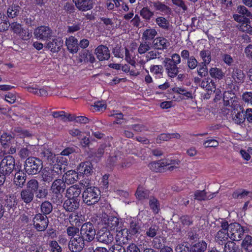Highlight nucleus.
Listing matches in <instances>:
<instances>
[{"label": "nucleus", "instance_id": "423d86ee", "mask_svg": "<svg viewBox=\"0 0 252 252\" xmlns=\"http://www.w3.org/2000/svg\"><path fill=\"white\" fill-rule=\"evenodd\" d=\"M65 188V183L63 179H55L51 187V190L54 194L52 199L54 201L55 199L57 200L58 199L60 201L62 197V194L64 192Z\"/></svg>", "mask_w": 252, "mask_h": 252}, {"label": "nucleus", "instance_id": "a19ab883", "mask_svg": "<svg viewBox=\"0 0 252 252\" xmlns=\"http://www.w3.org/2000/svg\"><path fill=\"white\" fill-rule=\"evenodd\" d=\"M169 165V163H167V162L158 161V162L151 163L150 164V168L154 172H160L164 169L165 167Z\"/></svg>", "mask_w": 252, "mask_h": 252}, {"label": "nucleus", "instance_id": "09e8293b", "mask_svg": "<svg viewBox=\"0 0 252 252\" xmlns=\"http://www.w3.org/2000/svg\"><path fill=\"white\" fill-rule=\"evenodd\" d=\"M157 34V31L154 28L146 30L143 33L142 38L145 40H152Z\"/></svg>", "mask_w": 252, "mask_h": 252}, {"label": "nucleus", "instance_id": "0eeeda50", "mask_svg": "<svg viewBox=\"0 0 252 252\" xmlns=\"http://www.w3.org/2000/svg\"><path fill=\"white\" fill-rule=\"evenodd\" d=\"M126 229L130 237H134L135 239L137 238L138 240L141 236L144 237L141 235L142 231L141 222L138 219L131 220L129 221L128 228Z\"/></svg>", "mask_w": 252, "mask_h": 252}, {"label": "nucleus", "instance_id": "1a4fd4ad", "mask_svg": "<svg viewBox=\"0 0 252 252\" xmlns=\"http://www.w3.org/2000/svg\"><path fill=\"white\" fill-rule=\"evenodd\" d=\"M229 74L232 79L231 84H242L245 81L246 75L243 70L238 67H231L228 69Z\"/></svg>", "mask_w": 252, "mask_h": 252}, {"label": "nucleus", "instance_id": "f257e3e1", "mask_svg": "<svg viewBox=\"0 0 252 252\" xmlns=\"http://www.w3.org/2000/svg\"><path fill=\"white\" fill-rule=\"evenodd\" d=\"M181 62L180 56L177 53L172 54L170 58H165L163 61V65L165 71L170 78H175L180 72L185 71L186 67L184 65L178 64Z\"/></svg>", "mask_w": 252, "mask_h": 252}, {"label": "nucleus", "instance_id": "ddd939ff", "mask_svg": "<svg viewBox=\"0 0 252 252\" xmlns=\"http://www.w3.org/2000/svg\"><path fill=\"white\" fill-rule=\"evenodd\" d=\"M95 238L97 242L107 245L111 244L114 240L113 235L109 230L104 228L97 231Z\"/></svg>", "mask_w": 252, "mask_h": 252}, {"label": "nucleus", "instance_id": "9d476101", "mask_svg": "<svg viewBox=\"0 0 252 252\" xmlns=\"http://www.w3.org/2000/svg\"><path fill=\"white\" fill-rule=\"evenodd\" d=\"M33 34L39 40H47L52 36L53 31L48 26H41L34 30Z\"/></svg>", "mask_w": 252, "mask_h": 252}, {"label": "nucleus", "instance_id": "ea45409f", "mask_svg": "<svg viewBox=\"0 0 252 252\" xmlns=\"http://www.w3.org/2000/svg\"><path fill=\"white\" fill-rule=\"evenodd\" d=\"M236 11L245 19L249 20L252 19V13L245 6L239 5Z\"/></svg>", "mask_w": 252, "mask_h": 252}, {"label": "nucleus", "instance_id": "473e14b6", "mask_svg": "<svg viewBox=\"0 0 252 252\" xmlns=\"http://www.w3.org/2000/svg\"><path fill=\"white\" fill-rule=\"evenodd\" d=\"M232 120L235 124L241 125L246 120L244 109L235 112V113H232Z\"/></svg>", "mask_w": 252, "mask_h": 252}, {"label": "nucleus", "instance_id": "37998d69", "mask_svg": "<svg viewBox=\"0 0 252 252\" xmlns=\"http://www.w3.org/2000/svg\"><path fill=\"white\" fill-rule=\"evenodd\" d=\"M106 148V145L105 144L101 145L98 148L96 152L92 153L90 154V157L93 158L96 161L99 160L100 158L102 157L105 152V150Z\"/></svg>", "mask_w": 252, "mask_h": 252}, {"label": "nucleus", "instance_id": "603ef678", "mask_svg": "<svg viewBox=\"0 0 252 252\" xmlns=\"http://www.w3.org/2000/svg\"><path fill=\"white\" fill-rule=\"evenodd\" d=\"M135 195L139 200H143L149 197V191L142 187H139L136 191Z\"/></svg>", "mask_w": 252, "mask_h": 252}, {"label": "nucleus", "instance_id": "680f3d73", "mask_svg": "<svg viewBox=\"0 0 252 252\" xmlns=\"http://www.w3.org/2000/svg\"><path fill=\"white\" fill-rule=\"evenodd\" d=\"M34 195L36 198L38 199L46 198L48 195V191L46 189L39 187Z\"/></svg>", "mask_w": 252, "mask_h": 252}, {"label": "nucleus", "instance_id": "338daca9", "mask_svg": "<svg viewBox=\"0 0 252 252\" xmlns=\"http://www.w3.org/2000/svg\"><path fill=\"white\" fill-rule=\"evenodd\" d=\"M150 48V44L147 42H141L138 47V52L139 54H143L148 51Z\"/></svg>", "mask_w": 252, "mask_h": 252}, {"label": "nucleus", "instance_id": "a211bd4d", "mask_svg": "<svg viewBox=\"0 0 252 252\" xmlns=\"http://www.w3.org/2000/svg\"><path fill=\"white\" fill-rule=\"evenodd\" d=\"M63 45V40L60 37L52 39L49 41L45 47L50 50L52 53H58Z\"/></svg>", "mask_w": 252, "mask_h": 252}, {"label": "nucleus", "instance_id": "39448f33", "mask_svg": "<svg viewBox=\"0 0 252 252\" xmlns=\"http://www.w3.org/2000/svg\"><path fill=\"white\" fill-rule=\"evenodd\" d=\"M15 167V159L11 155H7L1 158L0 161V171L9 176L13 172Z\"/></svg>", "mask_w": 252, "mask_h": 252}, {"label": "nucleus", "instance_id": "774afa93", "mask_svg": "<svg viewBox=\"0 0 252 252\" xmlns=\"http://www.w3.org/2000/svg\"><path fill=\"white\" fill-rule=\"evenodd\" d=\"M80 232V229L78 227L75 226H70L67 227L66 232L68 236L74 238Z\"/></svg>", "mask_w": 252, "mask_h": 252}, {"label": "nucleus", "instance_id": "4be33fe9", "mask_svg": "<svg viewBox=\"0 0 252 252\" xmlns=\"http://www.w3.org/2000/svg\"><path fill=\"white\" fill-rule=\"evenodd\" d=\"M79 203L80 200L67 198L63 203V207L67 212H73L79 208Z\"/></svg>", "mask_w": 252, "mask_h": 252}, {"label": "nucleus", "instance_id": "c756f323", "mask_svg": "<svg viewBox=\"0 0 252 252\" xmlns=\"http://www.w3.org/2000/svg\"><path fill=\"white\" fill-rule=\"evenodd\" d=\"M199 86L211 93L214 92L216 89L215 83L210 78H207L203 80Z\"/></svg>", "mask_w": 252, "mask_h": 252}, {"label": "nucleus", "instance_id": "f8f14e48", "mask_svg": "<svg viewBox=\"0 0 252 252\" xmlns=\"http://www.w3.org/2000/svg\"><path fill=\"white\" fill-rule=\"evenodd\" d=\"M85 241L77 235L76 237L71 238L68 243L69 250L73 252H81L85 247Z\"/></svg>", "mask_w": 252, "mask_h": 252}, {"label": "nucleus", "instance_id": "c03bdc74", "mask_svg": "<svg viewBox=\"0 0 252 252\" xmlns=\"http://www.w3.org/2000/svg\"><path fill=\"white\" fill-rule=\"evenodd\" d=\"M156 23L158 27L164 30L168 31L170 27L168 20L163 17H158L156 19Z\"/></svg>", "mask_w": 252, "mask_h": 252}, {"label": "nucleus", "instance_id": "72a5a7b5", "mask_svg": "<svg viewBox=\"0 0 252 252\" xmlns=\"http://www.w3.org/2000/svg\"><path fill=\"white\" fill-rule=\"evenodd\" d=\"M149 205L150 209L155 214H158L160 210V203L158 200L154 196L149 198Z\"/></svg>", "mask_w": 252, "mask_h": 252}, {"label": "nucleus", "instance_id": "4468645a", "mask_svg": "<svg viewBox=\"0 0 252 252\" xmlns=\"http://www.w3.org/2000/svg\"><path fill=\"white\" fill-rule=\"evenodd\" d=\"M13 183L17 188L22 189L25 186L27 175L26 173L20 168L15 169Z\"/></svg>", "mask_w": 252, "mask_h": 252}, {"label": "nucleus", "instance_id": "6e6552de", "mask_svg": "<svg viewBox=\"0 0 252 252\" xmlns=\"http://www.w3.org/2000/svg\"><path fill=\"white\" fill-rule=\"evenodd\" d=\"M32 221L34 227L38 231L45 230L49 222L48 217L40 213H38L34 216Z\"/></svg>", "mask_w": 252, "mask_h": 252}, {"label": "nucleus", "instance_id": "f03ea898", "mask_svg": "<svg viewBox=\"0 0 252 252\" xmlns=\"http://www.w3.org/2000/svg\"><path fill=\"white\" fill-rule=\"evenodd\" d=\"M24 170L29 175L38 174L43 168L42 161L39 158L29 157L24 162Z\"/></svg>", "mask_w": 252, "mask_h": 252}, {"label": "nucleus", "instance_id": "f3484780", "mask_svg": "<svg viewBox=\"0 0 252 252\" xmlns=\"http://www.w3.org/2000/svg\"><path fill=\"white\" fill-rule=\"evenodd\" d=\"M75 6L80 11H87L91 10L94 2L93 0H73Z\"/></svg>", "mask_w": 252, "mask_h": 252}, {"label": "nucleus", "instance_id": "cd10ccee", "mask_svg": "<svg viewBox=\"0 0 252 252\" xmlns=\"http://www.w3.org/2000/svg\"><path fill=\"white\" fill-rule=\"evenodd\" d=\"M230 238L228 232H225L222 231H219L216 234L215 239L217 243L219 245H225L227 243L228 240V238Z\"/></svg>", "mask_w": 252, "mask_h": 252}, {"label": "nucleus", "instance_id": "69168bd1", "mask_svg": "<svg viewBox=\"0 0 252 252\" xmlns=\"http://www.w3.org/2000/svg\"><path fill=\"white\" fill-rule=\"evenodd\" d=\"M150 70L153 74L160 76L162 74L163 68L162 65H152L150 66Z\"/></svg>", "mask_w": 252, "mask_h": 252}, {"label": "nucleus", "instance_id": "13d9d810", "mask_svg": "<svg viewBox=\"0 0 252 252\" xmlns=\"http://www.w3.org/2000/svg\"><path fill=\"white\" fill-rule=\"evenodd\" d=\"M52 170L53 173L58 177L59 175L62 174L64 172V168L62 167V164L61 163H57L53 165L52 167L49 168Z\"/></svg>", "mask_w": 252, "mask_h": 252}, {"label": "nucleus", "instance_id": "e433bc0d", "mask_svg": "<svg viewBox=\"0 0 252 252\" xmlns=\"http://www.w3.org/2000/svg\"><path fill=\"white\" fill-rule=\"evenodd\" d=\"M139 14L147 22H149L154 16V11H151L148 6L143 7L140 10Z\"/></svg>", "mask_w": 252, "mask_h": 252}, {"label": "nucleus", "instance_id": "58836bf2", "mask_svg": "<svg viewBox=\"0 0 252 252\" xmlns=\"http://www.w3.org/2000/svg\"><path fill=\"white\" fill-rule=\"evenodd\" d=\"M224 251L226 252H243V251L239 248L235 242L229 241L224 245Z\"/></svg>", "mask_w": 252, "mask_h": 252}, {"label": "nucleus", "instance_id": "b1692460", "mask_svg": "<svg viewBox=\"0 0 252 252\" xmlns=\"http://www.w3.org/2000/svg\"><path fill=\"white\" fill-rule=\"evenodd\" d=\"M79 173L74 170L67 171L63 177V180L68 185L74 184L79 179Z\"/></svg>", "mask_w": 252, "mask_h": 252}, {"label": "nucleus", "instance_id": "6e6d98bb", "mask_svg": "<svg viewBox=\"0 0 252 252\" xmlns=\"http://www.w3.org/2000/svg\"><path fill=\"white\" fill-rule=\"evenodd\" d=\"M8 21L3 13L0 12V32H3L8 29Z\"/></svg>", "mask_w": 252, "mask_h": 252}, {"label": "nucleus", "instance_id": "dca6fc26", "mask_svg": "<svg viewBox=\"0 0 252 252\" xmlns=\"http://www.w3.org/2000/svg\"><path fill=\"white\" fill-rule=\"evenodd\" d=\"M94 53L99 61L108 60L110 58V50L104 45L98 46L94 50Z\"/></svg>", "mask_w": 252, "mask_h": 252}, {"label": "nucleus", "instance_id": "6ab92c4d", "mask_svg": "<svg viewBox=\"0 0 252 252\" xmlns=\"http://www.w3.org/2000/svg\"><path fill=\"white\" fill-rule=\"evenodd\" d=\"M107 227L111 231L116 230L122 228L123 225L121 219H119L116 217L109 216L107 219V221L106 223Z\"/></svg>", "mask_w": 252, "mask_h": 252}, {"label": "nucleus", "instance_id": "864d4df0", "mask_svg": "<svg viewBox=\"0 0 252 252\" xmlns=\"http://www.w3.org/2000/svg\"><path fill=\"white\" fill-rule=\"evenodd\" d=\"M199 55L203 61L202 63L208 64L211 62V56L209 50H203L200 51Z\"/></svg>", "mask_w": 252, "mask_h": 252}, {"label": "nucleus", "instance_id": "c9c22d12", "mask_svg": "<svg viewBox=\"0 0 252 252\" xmlns=\"http://www.w3.org/2000/svg\"><path fill=\"white\" fill-rule=\"evenodd\" d=\"M39 155L40 157L43 160H50L55 158V155L51 151L45 147L41 149Z\"/></svg>", "mask_w": 252, "mask_h": 252}, {"label": "nucleus", "instance_id": "2f4dec72", "mask_svg": "<svg viewBox=\"0 0 252 252\" xmlns=\"http://www.w3.org/2000/svg\"><path fill=\"white\" fill-rule=\"evenodd\" d=\"M53 204L49 201H44L42 202L40 205V214H43V215L47 216L53 211Z\"/></svg>", "mask_w": 252, "mask_h": 252}, {"label": "nucleus", "instance_id": "8fccbe9b", "mask_svg": "<svg viewBox=\"0 0 252 252\" xmlns=\"http://www.w3.org/2000/svg\"><path fill=\"white\" fill-rule=\"evenodd\" d=\"M152 3L154 7L156 10H158L166 14L170 11V8L168 6L160 2V1L153 2Z\"/></svg>", "mask_w": 252, "mask_h": 252}, {"label": "nucleus", "instance_id": "3c124183", "mask_svg": "<svg viewBox=\"0 0 252 252\" xmlns=\"http://www.w3.org/2000/svg\"><path fill=\"white\" fill-rule=\"evenodd\" d=\"M210 76L214 78L221 79L224 76V73L221 69L217 67H212L209 70Z\"/></svg>", "mask_w": 252, "mask_h": 252}, {"label": "nucleus", "instance_id": "412c9836", "mask_svg": "<svg viewBox=\"0 0 252 252\" xmlns=\"http://www.w3.org/2000/svg\"><path fill=\"white\" fill-rule=\"evenodd\" d=\"M115 239L119 244L118 245H126L128 243L129 240V234L126 232L125 228H121L118 229L117 231Z\"/></svg>", "mask_w": 252, "mask_h": 252}, {"label": "nucleus", "instance_id": "de8ad7c7", "mask_svg": "<svg viewBox=\"0 0 252 252\" xmlns=\"http://www.w3.org/2000/svg\"><path fill=\"white\" fill-rule=\"evenodd\" d=\"M241 249L242 251L252 250V237L251 235H247L241 243Z\"/></svg>", "mask_w": 252, "mask_h": 252}, {"label": "nucleus", "instance_id": "aec40b11", "mask_svg": "<svg viewBox=\"0 0 252 252\" xmlns=\"http://www.w3.org/2000/svg\"><path fill=\"white\" fill-rule=\"evenodd\" d=\"M77 170L79 175L88 177L93 172L92 164L89 161L81 162L77 167Z\"/></svg>", "mask_w": 252, "mask_h": 252}, {"label": "nucleus", "instance_id": "f704fd0d", "mask_svg": "<svg viewBox=\"0 0 252 252\" xmlns=\"http://www.w3.org/2000/svg\"><path fill=\"white\" fill-rule=\"evenodd\" d=\"M159 230V226L156 224H153L146 229L145 235L148 238H153L156 236Z\"/></svg>", "mask_w": 252, "mask_h": 252}, {"label": "nucleus", "instance_id": "2eb2a0df", "mask_svg": "<svg viewBox=\"0 0 252 252\" xmlns=\"http://www.w3.org/2000/svg\"><path fill=\"white\" fill-rule=\"evenodd\" d=\"M223 101L224 105L226 106H230L232 109V113H235V112H237L239 110H243L244 108L242 107L238 101L237 100V98L234 97H227L226 94H225L223 95Z\"/></svg>", "mask_w": 252, "mask_h": 252}, {"label": "nucleus", "instance_id": "9b49d317", "mask_svg": "<svg viewBox=\"0 0 252 252\" xmlns=\"http://www.w3.org/2000/svg\"><path fill=\"white\" fill-rule=\"evenodd\" d=\"M244 227L238 223H231L230 226V239L232 241H238L241 240L245 232Z\"/></svg>", "mask_w": 252, "mask_h": 252}, {"label": "nucleus", "instance_id": "bb28decb", "mask_svg": "<svg viewBox=\"0 0 252 252\" xmlns=\"http://www.w3.org/2000/svg\"><path fill=\"white\" fill-rule=\"evenodd\" d=\"M155 49L164 50L166 49L169 46L168 40L162 37H157L153 42Z\"/></svg>", "mask_w": 252, "mask_h": 252}, {"label": "nucleus", "instance_id": "4d7b16f0", "mask_svg": "<svg viewBox=\"0 0 252 252\" xmlns=\"http://www.w3.org/2000/svg\"><path fill=\"white\" fill-rule=\"evenodd\" d=\"M198 64L199 63L195 58L191 56L187 60V68L185 67L186 68V69H187L189 70H193L197 67Z\"/></svg>", "mask_w": 252, "mask_h": 252}, {"label": "nucleus", "instance_id": "5fc2aeb1", "mask_svg": "<svg viewBox=\"0 0 252 252\" xmlns=\"http://www.w3.org/2000/svg\"><path fill=\"white\" fill-rule=\"evenodd\" d=\"M207 65V64L199 63L197 67V74L201 77H205L208 75V71Z\"/></svg>", "mask_w": 252, "mask_h": 252}, {"label": "nucleus", "instance_id": "5701e85b", "mask_svg": "<svg viewBox=\"0 0 252 252\" xmlns=\"http://www.w3.org/2000/svg\"><path fill=\"white\" fill-rule=\"evenodd\" d=\"M81 189L76 185H72L66 190L65 197L68 198L80 200L79 197L81 193Z\"/></svg>", "mask_w": 252, "mask_h": 252}, {"label": "nucleus", "instance_id": "393cba45", "mask_svg": "<svg viewBox=\"0 0 252 252\" xmlns=\"http://www.w3.org/2000/svg\"><path fill=\"white\" fill-rule=\"evenodd\" d=\"M207 248V244L204 240L193 242L190 245V252H205Z\"/></svg>", "mask_w": 252, "mask_h": 252}, {"label": "nucleus", "instance_id": "79ce46f5", "mask_svg": "<svg viewBox=\"0 0 252 252\" xmlns=\"http://www.w3.org/2000/svg\"><path fill=\"white\" fill-rule=\"evenodd\" d=\"M39 187V185L38 181L36 179H32L27 182L26 189L30 190L34 194Z\"/></svg>", "mask_w": 252, "mask_h": 252}, {"label": "nucleus", "instance_id": "0e129e2a", "mask_svg": "<svg viewBox=\"0 0 252 252\" xmlns=\"http://www.w3.org/2000/svg\"><path fill=\"white\" fill-rule=\"evenodd\" d=\"M194 199L202 201L207 200V192L205 190H197L194 193Z\"/></svg>", "mask_w": 252, "mask_h": 252}, {"label": "nucleus", "instance_id": "20e7f679", "mask_svg": "<svg viewBox=\"0 0 252 252\" xmlns=\"http://www.w3.org/2000/svg\"><path fill=\"white\" fill-rule=\"evenodd\" d=\"M96 234L94 225L90 221H88L81 225L80 234L78 235L87 243H90L94 239Z\"/></svg>", "mask_w": 252, "mask_h": 252}, {"label": "nucleus", "instance_id": "7ed1b4c3", "mask_svg": "<svg viewBox=\"0 0 252 252\" xmlns=\"http://www.w3.org/2000/svg\"><path fill=\"white\" fill-rule=\"evenodd\" d=\"M100 191L94 187H87L82 193L83 202L88 206L94 205L99 200Z\"/></svg>", "mask_w": 252, "mask_h": 252}, {"label": "nucleus", "instance_id": "49530a36", "mask_svg": "<svg viewBox=\"0 0 252 252\" xmlns=\"http://www.w3.org/2000/svg\"><path fill=\"white\" fill-rule=\"evenodd\" d=\"M21 7L17 5L9 6L7 10V15L8 18H13L19 14Z\"/></svg>", "mask_w": 252, "mask_h": 252}, {"label": "nucleus", "instance_id": "c85d7f7f", "mask_svg": "<svg viewBox=\"0 0 252 252\" xmlns=\"http://www.w3.org/2000/svg\"><path fill=\"white\" fill-rule=\"evenodd\" d=\"M42 178L44 182L48 183L51 182L54 179L57 178L49 167H45L43 169L42 171Z\"/></svg>", "mask_w": 252, "mask_h": 252}, {"label": "nucleus", "instance_id": "7c9ffc66", "mask_svg": "<svg viewBox=\"0 0 252 252\" xmlns=\"http://www.w3.org/2000/svg\"><path fill=\"white\" fill-rule=\"evenodd\" d=\"M34 194L27 189H23L20 192V198L26 204H29L32 201Z\"/></svg>", "mask_w": 252, "mask_h": 252}, {"label": "nucleus", "instance_id": "bf43d9fd", "mask_svg": "<svg viewBox=\"0 0 252 252\" xmlns=\"http://www.w3.org/2000/svg\"><path fill=\"white\" fill-rule=\"evenodd\" d=\"M68 120L70 121H74L75 122L80 124H86L89 123V119L85 116H71L70 115Z\"/></svg>", "mask_w": 252, "mask_h": 252}, {"label": "nucleus", "instance_id": "052dcab7", "mask_svg": "<svg viewBox=\"0 0 252 252\" xmlns=\"http://www.w3.org/2000/svg\"><path fill=\"white\" fill-rule=\"evenodd\" d=\"M153 241V247L156 249H161L164 247V240L160 237H155Z\"/></svg>", "mask_w": 252, "mask_h": 252}, {"label": "nucleus", "instance_id": "4c0bfd02", "mask_svg": "<svg viewBox=\"0 0 252 252\" xmlns=\"http://www.w3.org/2000/svg\"><path fill=\"white\" fill-rule=\"evenodd\" d=\"M12 137L10 134L3 133L0 137V143L4 149L9 148L11 144Z\"/></svg>", "mask_w": 252, "mask_h": 252}, {"label": "nucleus", "instance_id": "a18cd8bd", "mask_svg": "<svg viewBox=\"0 0 252 252\" xmlns=\"http://www.w3.org/2000/svg\"><path fill=\"white\" fill-rule=\"evenodd\" d=\"M81 61L84 62H90L94 63L95 61V59L92 53H91L88 50H84L80 55Z\"/></svg>", "mask_w": 252, "mask_h": 252}, {"label": "nucleus", "instance_id": "a878e982", "mask_svg": "<svg viewBox=\"0 0 252 252\" xmlns=\"http://www.w3.org/2000/svg\"><path fill=\"white\" fill-rule=\"evenodd\" d=\"M65 45L68 50L71 53L77 52L78 50V43L77 39L74 36H70L65 40Z\"/></svg>", "mask_w": 252, "mask_h": 252}, {"label": "nucleus", "instance_id": "e2e57ef3", "mask_svg": "<svg viewBox=\"0 0 252 252\" xmlns=\"http://www.w3.org/2000/svg\"><path fill=\"white\" fill-rule=\"evenodd\" d=\"M161 53L155 50L149 51L146 55L145 58L147 62L152 60L159 59Z\"/></svg>", "mask_w": 252, "mask_h": 252}]
</instances>
